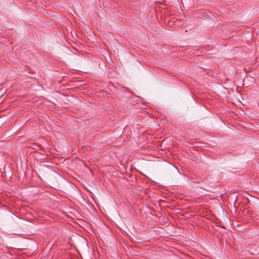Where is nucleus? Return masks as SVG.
Returning <instances> with one entry per match:
<instances>
[{
    "mask_svg": "<svg viewBox=\"0 0 259 259\" xmlns=\"http://www.w3.org/2000/svg\"><path fill=\"white\" fill-rule=\"evenodd\" d=\"M35 146H37V147H39L40 148V146H39V145H35Z\"/></svg>",
    "mask_w": 259,
    "mask_h": 259,
    "instance_id": "obj_1",
    "label": "nucleus"
},
{
    "mask_svg": "<svg viewBox=\"0 0 259 259\" xmlns=\"http://www.w3.org/2000/svg\"><path fill=\"white\" fill-rule=\"evenodd\" d=\"M89 146L88 145H87V146H84V147H88Z\"/></svg>",
    "mask_w": 259,
    "mask_h": 259,
    "instance_id": "obj_3",
    "label": "nucleus"
},
{
    "mask_svg": "<svg viewBox=\"0 0 259 259\" xmlns=\"http://www.w3.org/2000/svg\"><path fill=\"white\" fill-rule=\"evenodd\" d=\"M32 148L33 149H36V148H35V147H32Z\"/></svg>",
    "mask_w": 259,
    "mask_h": 259,
    "instance_id": "obj_2",
    "label": "nucleus"
}]
</instances>
